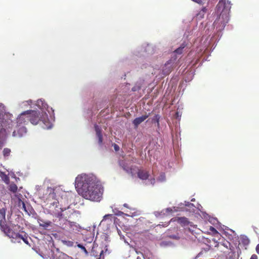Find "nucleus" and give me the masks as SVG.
Returning <instances> with one entry per match:
<instances>
[{
  "label": "nucleus",
  "mask_w": 259,
  "mask_h": 259,
  "mask_svg": "<svg viewBox=\"0 0 259 259\" xmlns=\"http://www.w3.org/2000/svg\"><path fill=\"white\" fill-rule=\"evenodd\" d=\"M75 185L81 189L84 198L95 202L102 199L103 188L98 184L95 177L87 175L78 176L75 179Z\"/></svg>",
  "instance_id": "obj_1"
},
{
  "label": "nucleus",
  "mask_w": 259,
  "mask_h": 259,
  "mask_svg": "<svg viewBox=\"0 0 259 259\" xmlns=\"http://www.w3.org/2000/svg\"><path fill=\"white\" fill-rule=\"evenodd\" d=\"M29 121L34 125L42 122V127L45 129L52 127V124L48 119V115L45 112H40L35 110H27L22 113L18 117L19 123L27 124Z\"/></svg>",
  "instance_id": "obj_2"
},
{
  "label": "nucleus",
  "mask_w": 259,
  "mask_h": 259,
  "mask_svg": "<svg viewBox=\"0 0 259 259\" xmlns=\"http://www.w3.org/2000/svg\"><path fill=\"white\" fill-rule=\"evenodd\" d=\"M1 213L2 215V219L4 220V221L2 220L0 221V227L2 230L10 238L15 239V241L20 242V240H22L24 243L26 244H28L29 242L28 241V238L26 234H25L24 236H23L20 235L19 233L21 229H22L21 228L20 226L18 225H13L11 228H9L5 224V211H4L3 212L2 210H1Z\"/></svg>",
  "instance_id": "obj_3"
},
{
  "label": "nucleus",
  "mask_w": 259,
  "mask_h": 259,
  "mask_svg": "<svg viewBox=\"0 0 259 259\" xmlns=\"http://www.w3.org/2000/svg\"><path fill=\"white\" fill-rule=\"evenodd\" d=\"M0 113V141L3 140L6 136V128L11 127L12 123V120L10 119V115L3 116Z\"/></svg>",
  "instance_id": "obj_4"
},
{
  "label": "nucleus",
  "mask_w": 259,
  "mask_h": 259,
  "mask_svg": "<svg viewBox=\"0 0 259 259\" xmlns=\"http://www.w3.org/2000/svg\"><path fill=\"white\" fill-rule=\"evenodd\" d=\"M229 20V15L225 13H221L213 23L214 27L216 28L218 31H222L225 28Z\"/></svg>",
  "instance_id": "obj_5"
},
{
  "label": "nucleus",
  "mask_w": 259,
  "mask_h": 259,
  "mask_svg": "<svg viewBox=\"0 0 259 259\" xmlns=\"http://www.w3.org/2000/svg\"><path fill=\"white\" fill-rule=\"evenodd\" d=\"M60 209V212L55 213V216L59 219L64 218L69 222L70 225H72V224L74 223V222H71L68 220L71 218V215H73L75 211L73 209L69 210V206H68L67 208L65 207H61Z\"/></svg>",
  "instance_id": "obj_6"
},
{
  "label": "nucleus",
  "mask_w": 259,
  "mask_h": 259,
  "mask_svg": "<svg viewBox=\"0 0 259 259\" xmlns=\"http://www.w3.org/2000/svg\"><path fill=\"white\" fill-rule=\"evenodd\" d=\"M231 5V2L229 1L220 0L216 7L217 11H221V13L227 14L229 15Z\"/></svg>",
  "instance_id": "obj_7"
},
{
  "label": "nucleus",
  "mask_w": 259,
  "mask_h": 259,
  "mask_svg": "<svg viewBox=\"0 0 259 259\" xmlns=\"http://www.w3.org/2000/svg\"><path fill=\"white\" fill-rule=\"evenodd\" d=\"M26 124L24 123H19L18 117L16 120V129L13 132V137L21 138L25 136L27 133V129L25 126Z\"/></svg>",
  "instance_id": "obj_8"
},
{
  "label": "nucleus",
  "mask_w": 259,
  "mask_h": 259,
  "mask_svg": "<svg viewBox=\"0 0 259 259\" xmlns=\"http://www.w3.org/2000/svg\"><path fill=\"white\" fill-rule=\"evenodd\" d=\"M170 221L177 222L182 227H187L190 226L191 227L195 228V225H193L190 222L188 219L185 217H176L171 219Z\"/></svg>",
  "instance_id": "obj_9"
},
{
  "label": "nucleus",
  "mask_w": 259,
  "mask_h": 259,
  "mask_svg": "<svg viewBox=\"0 0 259 259\" xmlns=\"http://www.w3.org/2000/svg\"><path fill=\"white\" fill-rule=\"evenodd\" d=\"M137 175L139 179L146 180L149 178V172L145 169H139L137 172Z\"/></svg>",
  "instance_id": "obj_10"
},
{
  "label": "nucleus",
  "mask_w": 259,
  "mask_h": 259,
  "mask_svg": "<svg viewBox=\"0 0 259 259\" xmlns=\"http://www.w3.org/2000/svg\"><path fill=\"white\" fill-rule=\"evenodd\" d=\"M172 60H170L165 64L162 70L164 74H168L171 72L172 68Z\"/></svg>",
  "instance_id": "obj_11"
},
{
  "label": "nucleus",
  "mask_w": 259,
  "mask_h": 259,
  "mask_svg": "<svg viewBox=\"0 0 259 259\" xmlns=\"http://www.w3.org/2000/svg\"><path fill=\"white\" fill-rule=\"evenodd\" d=\"M149 117V115H144L141 117H139L136 118L133 121V123L135 126V127H137L138 125L141 124L142 122H143L145 119H146Z\"/></svg>",
  "instance_id": "obj_12"
},
{
  "label": "nucleus",
  "mask_w": 259,
  "mask_h": 259,
  "mask_svg": "<svg viewBox=\"0 0 259 259\" xmlns=\"http://www.w3.org/2000/svg\"><path fill=\"white\" fill-rule=\"evenodd\" d=\"M95 130L96 135L98 138V142L99 144H101L103 142V137L102 134L101 128L97 124L95 125Z\"/></svg>",
  "instance_id": "obj_13"
},
{
  "label": "nucleus",
  "mask_w": 259,
  "mask_h": 259,
  "mask_svg": "<svg viewBox=\"0 0 259 259\" xmlns=\"http://www.w3.org/2000/svg\"><path fill=\"white\" fill-rule=\"evenodd\" d=\"M222 245H223L227 249H229L231 251H233L234 250V247L233 246L231 245V243L228 241L227 240H224L222 243Z\"/></svg>",
  "instance_id": "obj_14"
},
{
  "label": "nucleus",
  "mask_w": 259,
  "mask_h": 259,
  "mask_svg": "<svg viewBox=\"0 0 259 259\" xmlns=\"http://www.w3.org/2000/svg\"><path fill=\"white\" fill-rule=\"evenodd\" d=\"M1 178L3 181H4L6 184H9L10 183V178L8 175L5 173L2 172L0 175Z\"/></svg>",
  "instance_id": "obj_15"
},
{
  "label": "nucleus",
  "mask_w": 259,
  "mask_h": 259,
  "mask_svg": "<svg viewBox=\"0 0 259 259\" xmlns=\"http://www.w3.org/2000/svg\"><path fill=\"white\" fill-rule=\"evenodd\" d=\"M9 190L13 193H15L18 190L17 186L14 183H11L9 185Z\"/></svg>",
  "instance_id": "obj_16"
},
{
  "label": "nucleus",
  "mask_w": 259,
  "mask_h": 259,
  "mask_svg": "<svg viewBox=\"0 0 259 259\" xmlns=\"http://www.w3.org/2000/svg\"><path fill=\"white\" fill-rule=\"evenodd\" d=\"M185 45L182 44L180 47L175 50V52L178 54H181L183 53V49L185 48Z\"/></svg>",
  "instance_id": "obj_17"
},
{
  "label": "nucleus",
  "mask_w": 259,
  "mask_h": 259,
  "mask_svg": "<svg viewBox=\"0 0 259 259\" xmlns=\"http://www.w3.org/2000/svg\"><path fill=\"white\" fill-rule=\"evenodd\" d=\"M159 119H160V116L158 114L155 115L154 116L153 118L152 119V121L154 122H156L158 126H159Z\"/></svg>",
  "instance_id": "obj_18"
},
{
  "label": "nucleus",
  "mask_w": 259,
  "mask_h": 259,
  "mask_svg": "<svg viewBox=\"0 0 259 259\" xmlns=\"http://www.w3.org/2000/svg\"><path fill=\"white\" fill-rule=\"evenodd\" d=\"M3 153L5 157L9 156L11 153V150L9 148H6L4 149Z\"/></svg>",
  "instance_id": "obj_19"
},
{
  "label": "nucleus",
  "mask_w": 259,
  "mask_h": 259,
  "mask_svg": "<svg viewBox=\"0 0 259 259\" xmlns=\"http://www.w3.org/2000/svg\"><path fill=\"white\" fill-rule=\"evenodd\" d=\"M77 246L80 248L84 252V253L86 254V255H88V251H87V250L86 249V248H85L84 246H83L82 244H78L77 245Z\"/></svg>",
  "instance_id": "obj_20"
},
{
  "label": "nucleus",
  "mask_w": 259,
  "mask_h": 259,
  "mask_svg": "<svg viewBox=\"0 0 259 259\" xmlns=\"http://www.w3.org/2000/svg\"><path fill=\"white\" fill-rule=\"evenodd\" d=\"M206 8L203 7L201 9V10L199 12V13H198V14L197 15L200 16V17L202 18L203 17V15H204V14L206 13Z\"/></svg>",
  "instance_id": "obj_21"
},
{
  "label": "nucleus",
  "mask_w": 259,
  "mask_h": 259,
  "mask_svg": "<svg viewBox=\"0 0 259 259\" xmlns=\"http://www.w3.org/2000/svg\"><path fill=\"white\" fill-rule=\"evenodd\" d=\"M112 217V214H106L102 220V222H104L106 221L107 220H110V222H112L111 218Z\"/></svg>",
  "instance_id": "obj_22"
},
{
  "label": "nucleus",
  "mask_w": 259,
  "mask_h": 259,
  "mask_svg": "<svg viewBox=\"0 0 259 259\" xmlns=\"http://www.w3.org/2000/svg\"><path fill=\"white\" fill-rule=\"evenodd\" d=\"M42 224H40V226L44 227H48L51 224V222L50 221L42 222Z\"/></svg>",
  "instance_id": "obj_23"
},
{
  "label": "nucleus",
  "mask_w": 259,
  "mask_h": 259,
  "mask_svg": "<svg viewBox=\"0 0 259 259\" xmlns=\"http://www.w3.org/2000/svg\"><path fill=\"white\" fill-rule=\"evenodd\" d=\"M241 241L244 245H248L249 243V240L246 237H243Z\"/></svg>",
  "instance_id": "obj_24"
},
{
  "label": "nucleus",
  "mask_w": 259,
  "mask_h": 259,
  "mask_svg": "<svg viewBox=\"0 0 259 259\" xmlns=\"http://www.w3.org/2000/svg\"><path fill=\"white\" fill-rule=\"evenodd\" d=\"M47 191L48 192H49V195H52V197H54L56 195L55 193H54V190L51 188H48Z\"/></svg>",
  "instance_id": "obj_25"
},
{
  "label": "nucleus",
  "mask_w": 259,
  "mask_h": 259,
  "mask_svg": "<svg viewBox=\"0 0 259 259\" xmlns=\"http://www.w3.org/2000/svg\"><path fill=\"white\" fill-rule=\"evenodd\" d=\"M20 203H21L22 204V209L26 212H27V210H26V205H25V203L23 202V201H20V202H19Z\"/></svg>",
  "instance_id": "obj_26"
},
{
  "label": "nucleus",
  "mask_w": 259,
  "mask_h": 259,
  "mask_svg": "<svg viewBox=\"0 0 259 259\" xmlns=\"http://www.w3.org/2000/svg\"><path fill=\"white\" fill-rule=\"evenodd\" d=\"M113 147H114V149L115 151H119V147L118 146V145H117L116 144H114Z\"/></svg>",
  "instance_id": "obj_27"
},
{
  "label": "nucleus",
  "mask_w": 259,
  "mask_h": 259,
  "mask_svg": "<svg viewBox=\"0 0 259 259\" xmlns=\"http://www.w3.org/2000/svg\"><path fill=\"white\" fill-rule=\"evenodd\" d=\"M250 259H257V256L255 254H252Z\"/></svg>",
  "instance_id": "obj_28"
},
{
  "label": "nucleus",
  "mask_w": 259,
  "mask_h": 259,
  "mask_svg": "<svg viewBox=\"0 0 259 259\" xmlns=\"http://www.w3.org/2000/svg\"><path fill=\"white\" fill-rule=\"evenodd\" d=\"M255 250L256 253L259 254V243L256 245Z\"/></svg>",
  "instance_id": "obj_29"
},
{
  "label": "nucleus",
  "mask_w": 259,
  "mask_h": 259,
  "mask_svg": "<svg viewBox=\"0 0 259 259\" xmlns=\"http://www.w3.org/2000/svg\"><path fill=\"white\" fill-rule=\"evenodd\" d=\"M150 183H151V184L152 185H153L155 184V179H151L150 180Z\"/></svg>",
  "instance_id": "obj_30"
},
{
  "label": "nucleus",
  "mask_w": 259,
  "mask_h": 259,
  "mask_svg": "<svg viewBox=\"0 0 259 259\" xmlns=\"http://www.w3.org/2000/svg\"><path fill=\"white\" fill-rule=\"evenodd\" d=\"M192 1L194 2H195L197 3L201 4V3H202L203 0H192Z\"/></svg>",
  "instance_id": "obj_31"
},
{
  "label": "nucleus",
  "mask_w": 259,
  "mask_h": 259,
  "mask_svg": "<svg viewBox=\"0 0 259 259\" xmlns=\"http://www.w3.org/2000/svg\"><path fill=\"white\" fill-rule=\"evenodd\" d=\"M166 211L167 212H172V209L171 208H167L166 209Z\"/></svg>",
  "instance_id": "obj_32"
},
{
  "label": "nucleus",
  "mask_w": 259,
  "mask_h": 259,
  "mask_svg": "<svg viewBox=\"0 0 259 259\" xmlns=\"http://www.w3.org/2000/svg\"><path fill=\"white\" fill-rule=\"evenodd\" d=\"M103 251L102 250L101 253H100V257L97 258V259H104L103 258H101V256L103 254Z\"/></svg>",
  "instance_id": "obj_33"
},
{
  "label": "nucleus",
  "mask_w": 259,
  "mask_h": 259,
  "mask_svg": "<svg viewBox=\"0 0 259 259\" xmlns=\"http://www.w3.org/2000/svg\"><path fill=\"white\" fill-rule=\"evenodd\" d=\"M72 244H73V242H71V241H68V245L72 246Z\"/></svg>",
  "instance_id": "obj_34"
},
{
  "label": "nucleus",
  "mask_w": 259,
  "mask_h": 259,
  "mask_svg": "<svg viewBox=\"0 0 259 259\" xmlns=\"http://www.w3.org/2000/svg\"><path fill=\"white\" fill-rule=\"evenodd\" d=\"M118 234L120 236V234H121V232H120V231H118Z\"/></svg>",
  "instance_id": "obj_35"
},
{
  "label": "nucleus",
  "mask_w": 259,
  "mask_h": 259,
  "mask_svg": "<svg viewBox=\"0 0 259 259\" xmlns=\"http://www.w3.org/2000/svg\"><path fill=\"white\" fill-rule=\"evenodd\" d=\"M189 230L190 232H193V231H192L190 228H189Z\"/></svg>",
  "instance_id": "obj_36"
},
{
  "label": "nucleus",
  "mask_w": 259,
  "mask_h": 259,
  "mask_svg": "<svg viewBox=\"0 0 259 259\" xmlns=\"http://www.w3.org/2000/svg\"><path fill=\"white\" fill-rule=\"evenodd\" d=\"M170 238H175V236H170Z\"/></svg>",
  "instance_id": "obj_37"
},
{
  "label": "nucleus",
  "mask_w": 259,
  "mask_h": 259,
  "mask_svg": "<svg viewBox=\"0 0 259 259\" xmlns=\"http://www.w3.org/2000/svg\"><path fill=\"white\" fill-rule=\"evenodd\" d=\"M124 169H125V168H124ZM126 171H128V170H127V169H126Z\"/></svg>",
  "instance_id": "obj_38"
}]
</instances>
